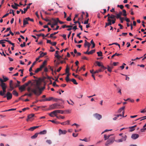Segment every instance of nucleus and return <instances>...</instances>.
Wrapping results in <instances>:
<instances>
[{"label":"nucleus","mask_w":146,"mask_h":146,"mask_svg":"<svg viewBox=\"0 0 146 146\" xmlns=\"http://www.w3.org/2000/svg\"><path fill=\"white\" fill-rule=\"evenodd\" d=\"M36 85L37 86L35 88V89L33 90V91L35 95L37 96H39L42 93V91L44 89L45 87L40 88L38 82L37 83Z\"/></svg>","instance_id":"f257e3e1"},{"label":"nucleus","mask_w":146,"mask_h":146,"mask_svg":"<svg viewBox=\"0 0 146 146\" xmlns=\"http://www.w3.org/2000/svg\"><path fill=\"white\" fill-rule=\"evenodd\" d=\"M115 141V137L114 136H111L107 140L105 145L106 146H109L112 144Z\"/></svg>","instance_id":"f03ea898"},{"label":"nucleus","mask_w":146,"mask_h":146,"mask_svg":"<svg viewBox=\"0 0 146 146\" xmlns=\"http://www.w3.org/2000/svg\"><path fill=\"white\" fill-rule=\"evenodd\" d=\"M12 95L10 92H7L6 95H5L3 96L4 98H7V100H9L12 98Z\"/></svg>","instance_id":"7ed1b4c3"},{"label":"nucleus","mask_w":146,"mask_h":146,"mask_svg":"<svg viewBox=\"0 0 146 146\" xmlns=\"http://www.w3.org/2000/svg\"><path fill=\"white\" fill-rule=\"evenodd\" d=\"M64 111L60 110H56L54 111V113H55L56 115V117L58 119H59V117L57 115L58 113L63 114Z\"/></svg>","instance_id":"20e7f679"},{"label":"nucleus","mask_w":146,"mask_h":146,"mask_svg":"<svg viewBox=\"0 0 146 146\" xmlns=\"http://www.w3.org/2000/svg\"><path fill=\"white\" fill-rule=\"evenodd\" d=\"M127 136L126 135H125L124 137H123L121 139H119L117 140H115V141L117 142H122L126 140Z\"/></svg>","instance_id":"39448f33"},{"label":"nucleus","mask_w":146,"mask_h":146,"mask_svg":"<svg viewBox=\"0 0 146 146\" xmlns=\"http://www.w3.org/2000/svg\"><path fill=\"white\" fill-rule=\"evenodd\" d=\"M56 104H54L49 106V109L50 110L56 109Z\"/></svg>","instance_id":"423d86ee"},{"label":"nucleus","mask_w":146,"mask_h":146,"mask_svg":"<svg viewBox=\"0 0 146 146\" xmlns=\"http://www.w3.org/2000/svg\"><path fill=\"white\" fill-rule=\"evenodd\" d=\"M94 115L96 118L99 120H100L102 118V116L101 115L98 113H96L94 114Z\"/></svg>","instance_id":"0eeeda50"},{"label":"nucleus","mask_w":146,"mask_h":146,"mask_svg":"<svg viewBox=\"0 0 146 146\" xmlns=\"http://www.w3.org/2000/svg\"><path fill=\"white\" fill-rule=\"evenodd\" d=\"M139 135L138 134H133L132 135L131 138L133 139H135L139 137Z\"/></svg>","instance_id":"6e6552de"},{"label":"nucleus","mask_w":146,"mask_h":146,"mask_svg":"<svg viewBox=\"0 0 146 146\" xmlns=\"http://www.w3.org/2000/svg\"><path fill=\"white\" fill-rule=\"evenodd\" d=\"M113 134H111L110 135H107L106 134H104V140H107L110 137H111L112 136H113Z\"/></svg>","instance_id":"1a4fd4ad"},{"label":"nucleus","mask_w":146,"mask_h":146,"mask_svg":"<svg viewBox=\"0 0 146 146\" xmlns=\"http://www.w3.org/2000/svg\"><path fill=\"white\" fill-rule=\"evenodd\" d=\"M6 88L3 89V91L2 90H1V91H0V96H4V95L5 94V93L6 92Z\"/></svg>","instance_id":"9d476101"},{"label":"nucleus","mask_w":146,"mask_h":146,"mask_svg":"<svg viewBox=\"0 0 146 146\" xmlns=\"http://www.w3.org/2000/svg\"><path fill=\"white\" fill-rule=\"evenodd\" d=\"M14 4L15 5H11V7L13 9H17L18 7L19 6V5L16 3H14Z\"/></svg>","instance_id":"9b49d317"},{"label":"nucleus","mask_w":146,"mask_h":146,"mask_svg":"<svg viewBox=\"0 0 146 146\" xmlns=\"http://www.w3.org/2000/svg\"><path fill=\"white\" fill-rule=\"evenodd\" d=\"M66 132L67 131L66 130L62 131L60 129L59 130V133L60 134H65Z\"/></svg>","instance_id":"f8f14e48"},{"label":"nucleus","mask_w":146,"mask_h":146,"mask_svg":"<svg viewBox=\"0 0 146 146\" xmlns=\"http://www.w3.org/2000/svg\"><path fill=\"white\" fill-rule=\"evenodd\" d=\"M40 54L39 56V58H40L43 57L45 55H46L47 54V53L46 52H43L42 51H40Z\"/></svg>","instance_id":"ddd939ff"},{"label":"nucleus","mask_w":146,"mask_h":146,"mask_svg":"<svg viewBox=\"0 0 146 146\" xmlns=\"http://www.w3.org/2000/svg\"><path fill=\"white\" fill-rule=\"evenodd\" d=\"M39 127V126H35L32 127H31L28 130L29 131H33L34 129H36L38 128Z\"/></svg>","instance_id":"4468645a"},{"label":"nucleus","mask_w":146,"mask_h":146,"mask_svg":"<svg viewBox=\"0 0 146 146\" xmlns=\"http://www.w3.org/2000/svg\"><path fill=\"white\" fill-rule=\"evenodd\" d=\"M25 86L23 85L19 88V89L20 90H21V92H22L25 90Z\"/></svg>","instance_id":"2eb2a0df"},{"label":"nucleus","mask_w":146,"mask_h":146,"mask_svg":"<svg viewBox=\"0 0 146 146\" xmlns=\"http://www.w3.org/2000/svg\"><path fill=\"white\" fill-rule=\"evenodd\" d=\"M70 121L69 120H67L66 121L61 123H60L63 125H69L70 124Z\"/></svg>","instance_id":"dca6fc26"},{"label":"nucleus","mask_w":146,"mask_h":146,"mask_svg":"<svg viewBox=\"0 0 146 146\" xmlns=\"http://www.w3.org/2000/svg\"><path fill=\"white\" fill-rule=\"evenodd\" d=\"M0 85L2 89L5 88H6L7 86L5 83H1Z\"/></svg>","instance_id":"f3484780"},{"label":"nucleus","mask_w":146,"mask_h":146,"mask_svg":"<svg viewBox=\"0 0 146 146\" xmlns=\"http://www.w3.org/2000/svg\"><path fill=\"white\" fill-rule=\"evenodd\" d=\"M67 74V75L66 77L65 80L67 82H68L69 81H70V79L69 78V76L70 75V74L69 73Z\"/></svg>","instance_id":"a211bd4d"},{"label":"nucleus","mask_w":146,"mask_h":146,"mask_svg":"<svg viewBox=\"0 0 146 146\" xmlns=\"http://www.w3.org/2000/svg\"><path fill=\"white\" fill-rule=\"evenodd\" d=\"M108 23H106V25L108 26L111 25L112 23L111 22V20L110 19H108Z\"/></svg>","instance_id":"6ab92c4d"},{"label":"nucleus","mask_w":146,"mask_h":146,"mask_svg":"<svg viewBox=\"0 0 146 146\" xmlns=\"http://www.w3.org/2000/svg\"><path fill=\"white\" fill-rule=\"evenodd\" d=\"M54 111L51 113H48V115L52 117H53L54 116L56 117V115L55 113H54Z\"/></svg>","instance_id":"aec40b11"},{"label":"nucleus","mask_w":146,"mask_h":146,"mask_svg":"<svg viewBox=\"0 0 146 146\" xmlns=\"http://www.w3.org/2000/svg\"><path fill=\"white\" fill-rule=\"evenodd\" d=\"M51 20L54 22V25H57L58 22L56 21L55 19L53 18H52Z\"/></svg>","instance_id":"412c9836"},{"label":"nucleus","mask_w":146,"mask_h":146,"mask_svg":"<svg viewBox=\"0 0 146 146\" xmlns=\"http://www.w3.org/2000/svg\"><path fill=\"white\" fill-rule=\"evenodd\" d=\"M12 94L16 96H18V93L15 90H14L13 91Z\"/></svg>","instance_id":"4be33fe9"},{"label":"nucleus","mask_w":146,"mask_h":146,"mask_svg":"<svg viewBox=\"0 0 146 146\" xmlns=\"http://www.w3.org/2000/svg\"><path fill=\"white\" fill-rule=\"evenodd\" d=\"M47 133V131L46 130H44L42 131H40L38 134H45Z\"/></svg>","instance_id":"5701e85b"},{"label":"nucleus","mask_w":146,"mask_h":146,"mask_svg":"<svg viewBox=\"0 0 146 146\" xmlns=\"http://www.w3.org/2000/svg\"><path fill=\"white\" fill-rule=\"evenodd\" d=\"M33 89H35V88H31L30 87H28L27 88V91L29 92H32L33 93Z\"/></svg>","instance_id":"b1692460"},{"label":"nucleus","mask_w":146,"mask_h":146,"mask_svg":"<svg viewBox=\"0 0 146 146\" xmlns=\"http://www.w3.org/2000/svg\"><path fill=\"white\" fill-rule=\"evenodd\" d=\"M80 141H84L85 142H88L90 141V138H89L88 139H87L86 138H85L84 139H80Z\"/></svg>","instance_id":"393cba45"},{"label":"nucleus","mask_w":146,"mask_h":146,"mask_svg":"<svg viewBox=\"0 0 146 146\" xmlns=\"http://www.w3.org/2000/svg\"><path fill=\"white\" fill-rule=\"evenodd\" d=\"M70 81L72 82L74 84L77 85L78 84V83L76 82V80L72 78L70 79Z\"/></svg>","instance_id":"a878e982"},{"label":"nucleus","mask_w":146,"mask_h":146,"mask_svg":"<svg viewBox=\"0 0 146 146\" xmlns=\"http://www.w3.org/2000/svg\"><path fill=\"white\" fill-rule=\"evenodd\" d=\"M64 108V106H60V105L58 104H56V109H61L63 108Z\"/></svg>","instance_id":"bb28decb"},{"label":"nucleus","mask_w":146,"mask_h":146,"mask_svg":"<svg viewBox=\"0 0 146 146\" xmlns=\"http://www.w3.org/2000/svg\"><path fill=\"white\" fill-rule=\"evenodd\" d=\"M96 63L97 64V65L98 66H101V67H102V66L103 65V64H101L102 63L99 62L97 61L96 62Z\"/></svg>","instance_id":"cd10ccee"},{"label":"nucleus","mask_w":146,"mask_h":146,"mask_svg":"<svg viewBox=\"0 0 146 146\" xmlns=\"http://www.w3.org/2000/svg\"><path fill=\"white\" fill-rule=\"evenodd\" d=\"M115 16L113 15V14H111L110 15V17H109L108 18V19H114L115 18Z\"/></svg>","instance_id":"c85d7f7f"},{"label":"nucleus","mask_w":146,"mask_h":146,"mask_svg":"<svg viewBox=\"0 0 146 146\" xmlns=\"http://www.w3.org/2000/svg\"><path fill=\"white\" fill-rule=\"evenodd\" d=\"M38 133H36L34 135L32 136L31 137V138L33 139H35L37 137L38 135Z\"/></svg>","instance_id":"c756f323"},{"label":"nucleus","mask_w":146,"mask_h":146,"mask_svg":"<svg viewBox=\"0 0 146 146\" xmlns=\"http://www.w3.org/2000/svg\"><path fill=\"white\" fill-rule=\"evenodd\" d=\"M53 99V97H49L48 98H45L46 101H50L52 100V99Z\"/></svg>","instance_id":"7c9ffc66"},{"label":"nucleus","mask_w":146,"mask_h":146,"mask_svg":"<svg viewBox=\"0 0 146 146\" xmlns=\"http://www.w3.org/2000/svg\"><path fill=\"white\" fill-rule=\"evenodd\" d=\"M34 114L32 113L31 114L29 115L27 117H28L29 118L31 119L34 116Z\"/></svg>","instance_id":"2f4dec72"},{"label":"nucleus","mask_w":146,"mask_h":146,"mask_svg":"<svg viewBox=\"0 0 146 146\" xmlns=\"http://www.w3.org/2000/svg\"><path fill=\"white\" fill-rule=\"evenodd\" d=\"M28 21L26 20L25 19L23 20V26L25 25L26 24H28V22L27 21Z\"/></svg>","instance_id":"473e14b6"},{"label":"nucleus","mask_w":146,"mask_h":146,"mask_svg":"<svg viewBox=\"0 0 146 146\" xmlns=\"http://www.w3.org/2000/svg\"><path fill=\"white\" fill-rule=\"evenodd\" d=\"M141 119H142L140 120V121H141L143 120L146 119V116H145L142 117H141L137 119L136 120L137 121V120H138Z\"/></svg>","instance_id":"72a5a7b5"},{"label":"nucleus","mask_w":146,"mask_h":146,"mask_svg":"<svg viewBox=\"0 0 146 146\" xmlns=\"http://www.w3.org/2000/svg\"><path fill=\"white\" fill-rule=\"evenodd\" d=\"M107 69H108V70L110 72H111V70L112 69V68L111 67H110L109 66H107Z\"/></svg>","instance_id":"f704fd0d"},{"label":"nucleus","mask_w":146,"mask_h":146,"mask_svg":"<svg viewBox=\"0 0 146 146\" xmlns=\"http://www.w3.org/2000/svg\"><path fill=\"white\" fill-rule=\"evenodd\" d=\"M102 71V70L101 69H100L98 70H96L94 72V74H95L97 73H98L100 72H101Z\"/></svg>","instance_id":"c9c22d12"},{"label":"nucleus","mask_w":146,"mask_h":146,"mask_svg":"<svg viewBox=\"0 0 146 146\" xmlns=\"http://www.w3.org/2000/svg\"><path fill=\"white\" fill-rule=\"evenodd\" d=\"M25 19L26 20H27V21H32V22H33L34 21V20L33 19H30L29 17H27V18H25Z\"/></svg>","instance_id":"e433bc0d"},{"label":"nucleus","mask_w":146,"mask_h":146,"mask_svg":"<svg viewBox=\"0 0 146 146\" xmlns=\"http://www.w3.org/2000/svg\"><path fill=\"white\" fill-rule=\"evenodd\" d=\"M10 88L8 90L9 91H11L13 90L14 88L15 87H13V86H9Z\"/></svg>","instance_id":"4c0bfd02"},{"label":"nucleus","mask_w":146,"mask_h":146,"mask_svg":"<svg viewBox=\"0 0 146 146\" xmlns=\"http://www.w3.org/2000/svg\"><path fill=\"white\" fill-rule=\"evenodd\" d=\"M97 53L98 54V56H102V53L101 51L97 52Z\"/></svg>","instance_id":"58836bf2"},{"label":"nucleus","mask_w":146,"mask_h":146,"mask_svg":"<svg viewBox=\"0 0 146 146\" xmlns=\"http://www.w3.org/2000/svg\"><path fill=\"white\" fill-rule=\"evenodd\" d=\"M69 68L68 66H67L65 70V74H66L67 73H68L69 71Z\"/></svg>","instance_id":"ea45409f"},{"label":"nucleus","mask_w":146,"mask_h":146,"mask_svg":"<svg viewBox=\"0 0 146 146\" xmlns=\"http://www.w3.org/2000/svg\"><path fill=\"white\" fill-rule=\"evenodd\" d=\"M123 15L125 17L127 15L126 14V11L125 9L123 10Z\"/></svg>","instance_id":"a19ab883"},{"label":"nucleus","mask_w":146,"mask_h":146,"mask_svg":"<svg viewBox=\"0 0 146 146\" xmlns=\"http://www.w3.org/2000/svg\"><path fill=\"white\" fill-rule=\"evenodd\" d=\"M95 52V50H94V49L92 50L91 51H90L89 52V53H88L89 54H92L94 53Z\"/></svg>","instance_id":"79ce46f5"},{"label":"nucleus","mask_w":146,"mask_h":146,"mask_svg":"<svg viewBox=\"0 0 146 146\" xmlns=\"http://www.w3.org/2000/svg\"><path fill=\"white\" fill-rule=\"evenodd\" d=\"M36 36H43V39L44 38V35L43 34L41 33V34H36Z\"/></svg>","instance_id":"37998d69"},{"label":"nucleus","mask_w":146,"mask_h":146,"mask_svg":"<svg viewBox=\"0 0 146 146\" xmlns=\"http://www.w3.org/2000/svg\"><path fill=\"white\" fill-rule=\"evenodd\" d=\"M41 69L40 68H38L35 71V73H37L38 72L41 70Z\"/></svg>","instance_id":"c03bdc74"},{"label":"nucleus","mask_w":146,"mask_h":146,"mask_svg":"<svg viewBox=\"0 0 146 146\" xmlns=\"http://www.w3.org/2000/svg\"><path fill=\"white\" fill-rule=\"evenodd\" d=\"M3 78L4 81V82H6L7 80H9V78L7 77H5L4 76H3Z\"/></svg>","instance_id":"a18cd8bd"},{"label":"nucleus","mask_w":146,"mask_h":146,"mask_svg":"<svg viewBox=\"0 0 146 146\" xmlns=\"http://www.w3.org/2000/svg\"><path fill=\"white\" fill-rule=\"evenodd\" d=\"M140 112L142 113H144L146 112V107L144 109L141 110Z\"/></svg>","instance_id":"49530a36"},{"label":"nucleus","mask_w":146,"mask_h":146,"mask_svg":"<svg viewBox=\"0 0 146 146\" xmlns=\"http://www.w3.org/2000/svg\"><path fill=\"white\" fill-rule=\"evenodd\" d=\"M12 13L13 14V16H14L15 15V13H14V11L13 10H12V9H11L10 10V11L9 13V14H11Z\"/></svg>","instance_id":"de8ad7c7"},{"label":"nucleus","mask_w":146,"mask_h":146,"mask_svg":"<svg viewBox=\"0 0 146 146\" xmlns=\"http://www.w3.org/2000/svg\"><path fill=\"white\" fill-rule=\"evenodd\" d=\"M71 15H70L66 19V20L67 21H70L71 20Z\"/></svg>","instance_id":"09e8293b"},{"label":"nucleus","mask_w":146,"mask_h":146,"mask_svg":"<svg viewBox=\"0 0 146 146\" xmlns=\"http://www.w3.org/2000/svg\"><path fill=\"white\" fill-rule=\"evenodd\" d=\"M19 72L21 71V74L20 75L21 76H23V69H20L19 71Z\"/></svg>","instance_id":"8fccbe9b"},{"label":"nucleus","mask_w":146,"mask_h":146,"mask_svg":"<svg viewBox=\"0 0 146 146\" xmlns=\"http://www.w3.org/2000/svg\"><path fill=\"white\" fill-rule=\"evenodd\" d=\"M26 46V43L25 42H23V44H21L20 46L21 47H24L25 46Z\"/></svg>","instance_id":"3c124183"},{"label":"nucleus","mask_w":146,"mask_h":146,"mask_svg":"<svg viewBox=\"0 0 146 146\" xmlns=\"http://www.w3.org/2000/svg\"><path fill=\"white\" fill-rule=\"evenodd\" d=\"M85 66L84 65L83 67H82L81 68H80L79 70V71H81V70H82V69H83L84 71H85V68H84Z\"/></svg>","instance_id":"603ef678"},{"label":"nucleus","mask_w":146,"mask_h":146,"mask_svg":"<svg viewBox=\"0 0 146 146\" xmlns=\"http://www.w3.org/2000/svg\"><path fill=\"white\" fill-rule=\"evenodd\" d=\"M60 100V99L54 98H53V99H52V100L55 102H57L58 100Z\"/></svg>","instance_id":"864d4df0"},{"label":"nucleus","mask_w":146,"mask_h":146,"mask_svg":"<svg viewBox=\"0 0 146 146\" xmlns=\"http://www.w3.org/2000/svg\"><path fill=\"white\" fill-rule=\"evenodd\" d=\"M60 36H62L64 39L66 40V35L65 34H63V35H61Z\"/></svg>","instance_id":"5fc2aeb1"},{"label":"nucleus","mask_w":146,"mask_h":146,"mask_svg":"<svg viewBox=\"0 0 146 146\" xmlns=\"http://www.w3.org/2000/svg\"><path fill=\"white\" fill-rule=\"evenodd\" d=\"M120 55V54H118L117 53H115L112 56H111V58H112L113 57L115 56V55H116L117 56H119V55Z\"/></svg>","instance_id":"6e6d98bb"},{"label":"nucleus","mask_w":146,"mask_h":146,"mask_svg":"<svg viewBox=\"0 0 146 146\" xmlns=\"http://www.w3.org/2000/svg\"><path fill=\"white\" fill-rule=\"evenodd\" d=\"M55 56L58 59H59L60 58L62 57L61 56H59L58 55H55Z\"/></svg>","instance_id":"4d7b16f0"},{"label":"nucleus","mask_w":146,"mask_h":146,"mask_svg":"<svg viewBox=\"0 0 146 146\" xmlns=\"http://www.w3.org/2000/svg\"><path fill=\"white\" fill-rule=\"evenodd\" d=\"M29 7H27L26 8H24L23 9L24 10L23 11V13H25L27 11Z\"/></svg>","instance_id":"13d9d810"},{"label":"nucleus","mask_w":146,"mask_h":146,"mask_svg":"<svg viewBox=\"0 0 146 146\" xmlns=\"http://www.w3.org/2000/svg\"><path fill=\"white\" fill-rule=\"evenodd\" d=\"M117 7H119L121 9H122L124 7V6L123 5H117Z\"/></svg>","instance_id":"bf43d9fd"},{"label":"nucleus","mask_w":146,"mask_h":146,"mask_svg":"<svg viewBox=\"0 0 146 146\" xmlns=\"http://www.w3.org/2000/svg\"><path fill=\"white\" fill-rule=\"evenodd\" d=\"M53 86H56V87H58L59 86L58 85L56 84V82H53Z\"/></svg>","instance_id":"052dcab7"},{"label":"nucleus","mask_w":146,"mask_h":146,"mask_svg":"<svg viewBox=\"0 0 146 146\" xmlns=\"http://www.w3.org/2000/svg\"><path fill=\"white\" fill-rule=\"evenodd\" d=\"M46 142L49 144H50L52 143L51 141L50 140H47Z\"/></svg>","instance_id":"680f3d73"},{"label":"nucleus","mask_w":146,"mask_h":146,"mask_svg":"<svg viewBox=\"0 0 146 146\" xmlns=\"http://www.w3.org/2000/svg\"><path fill=\"white\" fill-rule=\"evenodd\" d=\"M4 41H5L7 42H8L9 44H12V42L10 40H6V39H4Z\"/></svg>","instance_id":"e2e57ef3"},{"label":"nucleus","mask_w":146,"mask_h":146,"mask_svg":"<svg viewBox=\"0 0 146 146\" xmlns=\"http://www.w3.org/2000/svg\"><path fill=\"white\" fill-rule=\"evenodd\" d=\"M4 41H5L7 42H8L9 44H12V42L10 40H6V39H4Z\"/></svg>","instance_id":"0e129e2a"},{"label":"nucleus","mask_w":146,"mask_h":146,"mask_svg":"<svg viewBox=\"0 0 146 146\" xmlns=\"http://www.w3.org/2000/svg\"><path fill=\"white\" fill-rule=\"evenodd\" d=\"M68 113H70L71 112V110H66L64 111Z\"/></svg>","instance_id":"69168bd1"},{"label":"nucleus","mask_w":146,"mask_h":146,"mask_svg":"<svg viewBox=\"0 0 146 146\" xmlns=\"http://www.w3.org/2000/svg\"><path fill=\"white\" fill-rule=\"evenodd\" d=\"M119 19L121 21V23H123V21H124V18L123 17H121L120 18V19Z\"/></svg>","instance_id":"338daca9"},{"label":"nucleus","mask_w":146,"mask_h":146,"mask_svg":"<svg viewBox=\"0 0 146 146\" xmlns=\"http://www.w3.org/2000/svg\"><path fill=\"white\" fill-rule=\"evenodd\" d=\"M125 20L127 22H130L129 19L126 17H125Z\"/></svg>","instance_id":"774afa93"}]
</instances>
